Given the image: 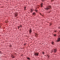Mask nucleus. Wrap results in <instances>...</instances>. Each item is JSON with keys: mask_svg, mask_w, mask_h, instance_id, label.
<instances>
[{"mask_svg": "<svg viewBox=\"0 0 60 60\" xmlns=\"http://www.w3.org/2000/svg\"><path fill=\"white\" fill-rule=\"evenodd\" d=\"M60 41V38H59V39H58V40L57 41H58H58Z\"/></svg>", "mask_w": 60, "mask_h": 60, "instance_id": "4", "label": "nucleus"}, {"mask_svg": "<svg viewBox=\"0 0 60 60\" xmlns=\"http://www.w3.org/2000/svg\"><path fill=\"white\" fill-rule=\"evenodd\" d=\"M54 32H56V31H55Z\"/></svg>", "mask_w": 60, "mask_h": 60, "instance_id": "23", "label": "nucleus"}, {"mask_svg": "<svg viewBox=\"0 0 60 60\" xmlns=\"http://www.w3.org/2000/svg\"><path fill=\"white\" fill-rule=\"evenodd\" d=\"M52 45H53V44H54V42H52Z\"/></svg>", "mask_w": 60, "mask_h": 60, "instance_id": "10", "label": "nucleus"}, {"mask_svg": "<svg viewBox=\"0 0 60 60\" xmlns=\"http://www.w3.org/2000/svg\"><path fill=\"white\" fill-rule=\"evenodd\" d=\"M36 35H37V34H36Z\"/></svg>", "mask_w": 60, "mask_h": 60, "instance_id": "29", "label": "nucleus"}, {"mask_svg": "<svg viewBox=\"0 0 60 60\" xmlns=\"http://www.w3.org/2000/svg\"><path fill=\"white\" fill-rule=\"evenodd\" d=\"M24 9L25 11V10L26 9V7H25L24 8Z\"/></svg>", "mask_w": 60, "mask_h": 60, "instance_id": "14", "label": "nucleus"}, {"mask_svg": "<svg viewBox=\"0 0 60 60\" xmlns=\"http://www.w3.org/2000/svg\"><path fill=\"white\" fill-rule=\"evenodd\" d=\"M36 14H35V12H34L33 13V15H34V16Z\"/></svg>", "mask_w": 60, "mask_h": 60, "instance_id": "6", "label": "nucleus"}, {"mask_svg": "<svg viewBox=\"0 0 60 60\" xmlns=\"http://www.w3.org/2000/svg\"><path fill=\"white\" fill-rule=\"evenodd\" d=\"M54 1V0H52L51 1L52 2V1Z\"/></svg>", "mask_w": 60, "mask_h": 60, "instance_id": "19", "label": "nucleus"}, {"mask_svg": "<svg viewBox=\"0 0 60 60\" xmlns=\"http://www.w3.org/2000/svg\"><path fill=\"white\" fill-rule=\"evenodd\" d=\"M27 59H28V60H30V59L29 57H28L27 58Z\"/></svg>", "mask_w": 60, "mask_h": 60, "instance_id": "11", "label": "nucleus"}, {"mask_svg": "<svg viewBox=\"0 0 60 60\" xmlns=\"http://www.w3.org/2000/svg\"><path fill=\"white\" fill-rule=\"evenodd\" d=\"M11 45H10V48H11Z\"/></svg>", "mask_w": 60, "mask_h": 60, "instance_id": "21", "label": "nucleus"}, {"mask_svg": "<svg viewBox=\"0 0 60 60\" xmlns=\"http://www.w3.org/2000/svg\"><path fill=\"white\" fill-rule=\"evenodd\" d=\"M22 27V25H21V26H18V29H19V27Z\"/></svg>", "mask_w": 60, "mask_h": 60, "instance_id": "5", "label": "nucleus"}, {"mask_svg": "<svg viewBox=\"0 0 60 60\" xmlns=\"http://www.w3.org/2000/svg\"><path fill=\"white\" fill-rule=\"evenodd\" d=\"M54 36H56V34H54Z\"/></svg>", "mask_w": 60, "mask_h": 60, "instance_id": "13", "label": "nucleus"}, {"mask_svg": "<svg viewBox=\"0 0 60 60\" xmlns=\"http://www.w3.org/2000/svg\"><path fill=\"white\" fill-rule=\"evenodd\" d=\"M1 28V26H0V28Z\"/></svg>", "mask_w": 60, "mask_h": 60, "instance_id": "20", "label": "nucleus"}, {"mask_svg": "<svg viewBox=\"0 0 60 60\" xmlns=\"http://www.w3.org/2000/svg\"><path fill=\"white\" fill-rule=\"evenodd\" d=\"M34 54V55L36 56H38L39 53V52H37L36 53L35 52Z\"/></svg>", "mask_w": 60, "mask_h": 60, "instance_id": "3", "label": "nucleus"}, {"mask_svg": "<svg viewBox=\"0 0 60 60\" xmlns=\"http://www.w3.org/2000/svg\"><path fill=\"white\" fill-rule=\"evenodd\" d=\"M0 54H1V55H2V52L1 51H0Z\"/></svg>", "mask_w": 60, "mask_h": 60, "instance_id": "15", "label": "nucleus"}, {"mask_svg": "<svg viewBox=\"0 0 60 60\" xmlns=\"http://www.w3.org/2000/svg\"><path fill=\"white\" fill-rule=\"evenodd\" d=\"M59 31L60 32V31Z\"/></svg>", "mask_w": 60, "mask_h": 60, "instance_id": "27", "label": "nucleus"}, {"mask_svg": "<svg viewBox=\"0 0 60 60\" xmlns=\"http://www.w3.org/2000/svg\"><path fill=\"white\" fill-rule=\"evenodd\" d=\"M51 9V7L50 6H48L46 8H45V9L46 10H49V9Z\"/></svg>", "mask_w": 60, "mask_h": 60, "instance_id": "2", "label": "nucleus"}, {"mask_svg": "<svg viewBox=\"0 0 60 60\" xmlns=\"http://www.w3.org/2000/svg\"><path fill=\"white\" fill-rule=\"evenodd\" d=\"M51 25V24H50V25Z\"/></svg>", "mask_w": 60, "mask_h": 60, "instance_id": "26", "label": "nucleus"}, {"mask_svg": "<svg viewBox=\"0 0 60 60\" xmlns=\"http://www.w3.org/2000/svg\"><path fill=\"white\" fill-rule=\"evenodd\" d=\"M31 12H32V11H32L33 10H32V9H31Z\"/></svg>", "mask_w": 60, "mask_h": 60, "instance_id": "18", "label": "nucleus"}, {"mask_svg": "<svg viewBox=\"0 0 60 60\" xmlns=\"http://www.w3.org/2000/svg\"><path fill=\"white\" fill-rule=\"evenodd\" d=\"M35 11H36V12H37V10H35Z\"/></svg>", "mask_w": 60, "mask_h": 60, "instance_id": "17", "label": "nucleus"}, {"mask_svg": "<svg viewBox=\"0 0 60 60\" xmlns=\"http://www.w3.org/2000/svg\"><path fill=\"white\" fill-rule=\"evenodd\" d=\"M2 53V54H3V53Z\"/></svg>", "mask_w": 60, "mask_h": 60, "instance_id": "28", "label": "nucleus"}, {"mask_svg": "<svg viewBox=\"0 0 60 60\" xmlns=\"http://www.w3.org/2000/svg\"><path fill=\"white\" fill-rule=\"evenodd\" d=\"M57 50V49H53L52 50V52H51V53H52V52H55V53H56V51Z\"/></svg>", "mask_w": 60, "mask_h": 60, "instance_id": "1", "label": "nucleus"}, {"mask_svg": "<svg viewBox=\"0 0 60 60\" xmlns=\"http://www.w3.org/2000/svg\"><path fill=\"white\" fill-rule=\"evenodd\" d=\"M29 32L30 34H31V32H32V31L31 30H30Z\"/></svg>", "mask_w": 60, "mask_h": 60, "instance_id": "7", "label": "nucleus"}, {"mask_svg": "<svg viewBox=\"0 0 60 60\" xmlns=\"http://www.w3.org/2000/svg\"><path fill=\"white\" fill-rule=\"evenodd\" d=\"M59 29H60V27L59 28Z\"/></svg>", "mask_w": 60, "mask_h": 60, "instance_id": "24", "label": "nucleus"}, {"mask_svg": "<svg viewBox=\"0 0 60 60\" xmlns=\"http://www.w3.org/2000/svg\"><path fill=\"white\" fill-rule=\"evenodd\" d=\"M6 39H7V40H8V38H6Z\"/></svg>", "mask_w": 60, "mask_h": 60, "instance_id": "22", "label": "nucleus"}, {"mask_svg": "<svg viewBox=\"0 0 60 60\" xmlns=\"http://www.w3.org/2000/svg\"><path fill=\"white\" fill-rule=\"evenodd\" d=\"M40 15H41V13H40Z\"/></svg>", "mask_w": 60, "mask_h": 60, "instance_id": "25", "label": "nucleus"}, {"mask_svg": "<svg viewBox=\"0 0 60 60\" xmlns=\"http://www.w3.org/2000/svg\"><path fill=\"white\" fill-rule=\"evenodd\" d=\"M17 15H18L17 14H15V17H16L17 16Z\"/></svg>", "mask_w": 60, "mask_h": 60, "instance_id": "8", "label": "nucleus"}, {"mask_svg": "<svg viewBox=\"0 0 60 60\" xmlns=\"http://www.w3.org/2000/svg\"><path fill=\"white\" fill-rule=\"evenodd\" d=\"M6 23H8V21H6Z\"/></svg>", "mask_w": 60, "mask_h": 60, "instance_id": "12", "label": "nucleus"}, {"mask_svg": "<svg viewBox=\"0 0 60 60\" xmlns=\"http://www.w3.org/2000/svg\"><path fill=\"white\" fill-rule=\"evenodd\" d=\"M43 4L42 3L41 4V7H42V6H43L42 5Z\"/></svg>", "mask_w": 60, "mask_h": 60, "instance_id": "9", "label": "nucleus"}, {"mask_svg": "<svg viewBox=\"0 0 60 60\" xmlns=\"http://www.w3.org/2000/svg\"><path fill=\"white\" fill-rule=\"evenodd\" d=\"M42 54L43 55H44V52H43Z\"/></svg>", "mask_w": 60, "mask_h": 60, "instance_id": "16", "label": "nucleus"}]
</instances>
